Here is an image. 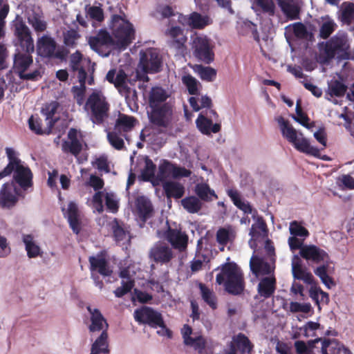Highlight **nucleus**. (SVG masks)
Here are the masks:
<instances>
[{"label": "nucleus", "mask_w": 354, "mask_h": 354, "mask_svg": "<svg viewBox=\"0 0 354 354\" xmlns=\"http://www.w3.org/2000/svg\"><path fill=\"white\" fill-rule=\"evenodd\" d=\"M157 235L160 239H164L171 243L174 249H177V230L171 229L169 226L166 231L161 232L157 231Z\"/></svg>", "instance_id": "obj_48"}, {"label": "nucleus", "mask_w": 354, "mask_h": 354, "mask_svg": "<svg viewBox=\"0 0 354 354\" xmlns=\"http://www.w3.org/2000/svg\"><path fill=\"white\" fill-rule=\"evenodd\" d=\"M15 35L23 51L34 52L35 46L31 32L24 22L16 23L15 25Z\"/></svg>", "instance_id": "obj_18"}, {"label": "nucleus", "mask_w": 354, "mask_h": 354, "mask_svg": "<svg viewBox=\"0 0 354 354\" xmlns=\"http://www.w3.org/2000/svg\"><path fill=\"white\" fill-rule=\"evenodd\" d=\"M277 288V279L274 274L263 277L258 286V294L264 299H268L273 296Z\"/></svg>", "instance_id": "obj_28"}, {"label": "nucleus", "mask_w": 354, "mask_h": 354, "mask_svg": "<svg viewBox=\"0 0 354 354\" xmlns=\"http://www.w3.org/2000/svg\"><path fill=\"white\" fill-rule=\"evenodd\" d=\"M139 65L144 71V80L147 81L149 78L145 73H155L160 72L161 60L156 50L149 48L140 53Z\"/></svg>", "instance_id": "obj_13"}, {"label": "nucleus", "mask_w": 354, "mask_h": 354, "mask_svg": "<svg viewBox=\"0 0 354 354\" xmlns=\"http://www.w3.org/2000/svg\"><path fill=\"white\" fill-rule=\"evenodd\" d=\"M319 48L324 46V59L322 60L324 63L328 62L336 55L339 59H349V44L347 37L344 33L337 32L326 42L319 43Z\"/></svg>", "instance_id": "obj_5"}, {"label": "nucleus", "mask_w": 354, "mask_h": 354, "mask_svg": "<svg viewBox=\"0 0 354 354\" xmlns=\"http://www.w3.org/2000/svg\"><path fill=\"white\" fill-rule=\"evenodd\" d=\"M56 123V120L47 122V127L42 128V120L39 117L31 115L28 119V125L30 129L37 135H49L52 133V129Z\"/></svg>", "instance_id": "obj_32"}, {"label": "nucleus", "mask_w": 354, "mask_h": 354, "mask_svg": "<svg viewBox=\"0 0 354 354\" xmlns=\"http://www.w3.org/2000/svg\"><path fill=\"white\" fill-rule=\"evenodd\" d=\"M347 91V86L339 80L331 81L328 84V90L325 93V98L329 101L331 100V97H343Z\"/></svg>", "instance_id": "obj_39"}, {"label": "nucleus", "mask_w": 354, "mask_h": 354, "mask_svg": "<svg viewBox=\"0 0 354 354\" xmlns=\"http://www.w3.org/2000/svg\"><path fill=\"white\" fill-rule=\"evenodd\" d=\"M136 121L133 116L120 113L115 121L114 130L120 133L130 131L135 127Z\"/></svg>", "instance_id": "obj_36"}, {"label": "nucleus", "mask_w": 354, "mask_h": 354, "mask_svg": "<svg viewBox=\"0 0 354 354\" xmlns=\"http://www.w3.org/2000/svg\"><path fill=\"white\" fill-rule=\"evenodd\" d=\"M250 268L252 274L259 277L274 274L275 267L257 256H252L250 261Z\"/></svg>", "instance_id": "obj_26"}, {"label": "nucleus", "mask_w": 354, "mask_h": 354, "mask_svg": "<svg viewBox=\"0 0 354 354\" xmlns=\"http://www.w3.org/2000/svg\"><path fill=\"white\" fill-rule=\"evenodd\" d=\"M181 205L189 214L198 213L203 207V203L196 196H191L183 198Z\"/></svg>", "instance_id": "obj_42"}, {"label": "nucleus", "mask_w": 354, "mask_h": 354, "mask_svg": "<svg viewBox=\"0 0 354 354\" xmlns=\"http://www.w3.org/2000/svg\"><path fill=\"white\" fill-rule=\"evenodd\" d=\"M254 347L250 339L245 334L239 333L227 343L222 354H252Z\"/></svg>", "instance_id": "obj_12"}, {"label": "nucleus", "mask_w": 354, "mask_h": 354, "mask_svg": "<svg viewBox=\"0 0 354 354\" xmlns=\"http://www.w3.org/2000/svg\"><path fill=\"white\" fill-rule=\"evenodd\" d=\"M290 232L295 236L306 237L309 235L308 230L296 221L290 223Z\"/></svg>", "instance_id": "obj_59"}, {"label": "nucleus", "mask_w": 354, "mask_h": 354, "mask_svg": "<svg viewBox=\"0 0 354 354\" xmlns=\"http://www.w3.org/2000/svg\"><path fill=\"white\" fill-rule=\"evenodd\" d=\"M256 4L264 13L273 16L275 13V5L273 0H255Z\"/></svg>", "instance_id": "obj_57"}, {"label": "nucleus", "mask_w": 354, "mask_h": 354, "mask_svg": "<svg viewBox=\"0 0 354 354\" xmlns=\"http://www.w3.org/2000/svg\"><path fill=\"white\" fill-rule=\"evenodd\" d=\"M62 212L64 216L67 218L69 226L73 233L78 234L81 231L82 222L77 204L73 201L69 202L67 209L62 208Z\"/></svg>", "instance_id": "obj_22"}, {"label": "nucleus", "mask_w": 354, "mask_h": 354, "mask_svg": "<svg viewBox=\"0 0 354 354\" xmlns=\"http://www.w3.org/2000/svg\"><path fill=\"white\" fill-rule=\"evenodd\" d=\"M67 136L68 140L62 142V149L64 153L77 157L83 149L82 134L80 131L71 128Z\"/></svg>", "instance_id": "obj_15"}, {"label": "nucleus", "mask_w": 354, "mask_h": 354, "mask_svg": "<svg viewBox=\"0 0 354 354\" xmlns=\"http://www.w3.org/2000/svg\"><path fill=\"white\" fill-rule=\"evenodd\" d=\"M134 318L140 324H147L152 328H160L158 333L162 336H171V332L166 327L162 315L150 307L144 306L134 311Z\"/></svg>", "instance_id": "obj_7"}, {"label": "nucleus", "mask_w": 354, "mask_h": 354, "mask_svg": "<svg viewBox=\"0 0 354 354\" xmlns=\"http://www.w3.org/2000/svg\"><path fill=\"white\" fill-rule=\"evenodd\" d=\"M299 254L304 259L317 263L327 260L329 258L328 254L324 250L314 245L303 246Z\"/></svg>", "instance_id": "obj_27"}, {"label": "nucleus", "mask_w": 354, "mask_h": 354, "mask_svg": "<svg viewBox=\"0 0 354 354\" xmlns=\"http://www.w3.org/2000/svg\"><path fill=\"white\" fill-rule=\"evenodd\" d=\"M82 54L80 50H76L70 56L69 66L73 72H76L80 68V63L82 60Z\"/></svg>", "instance_id": "obj_62"}, {"label": "nucleus", "mask_w": 354, "mask_h": 354, "mask_svg": "<svg viewBox=\"0 0 354 354\" xmlns=\"http://www.w3.org/2000/svg\"><path fill=\"white\" fill-rule=\"evenodd\" d=\"M294 35L299 39H306L312 41L314 39V35L308 32L306 27L301 22H297L292 26Z\"/></svg>", "instance_id": "obj_47"}, {"label": "nucleus", "mask_w": 354, "mask_h": 354, "mask_svg": "<svg viewBox=\"0 0 354 354\" xmlns=\"http://www.w3.org/2000/svg\"><path fill=\"white\" fill-rule=\"evenodd\" d=\"M178 22L186 24L192 29L203 30L212 24V19L207 15H202L197 12H193L187 16H182Z\"/></svg>", "instance_id": "obj_21"}, {"label": "nucleus", "mask_w": 354, "mask_h": 354, "mask_svg": "<svg viewBox=\"0 0 354 354\" xmlns=\"http://www.w3.org/2000/svg\"><path fill=\"white\" fill-rule=\"evenodd\" d=\"M166 196L177 199V182L171 180L161 181Z\"/></svg>", "instance_id": "obj_53"}, {"label": "nucleus", "mask_w": 354, "mask_h": 354, "mask_svg": "<svg viewBox=\"0 0 354 354\" xmlns=\"http://www.w3.org/2000/svg\"><path fill=\"white\" fill-rule=\"evenodd\" d=\"M105 205L109 211L116 213L119 209V203L116 196L113 192H107L105 194Z\"/></svg>", "instance_id": "obj_55"}, {"label": "nucleus", "mask_w": 354, "mask_h": 354, "mask_svg": "<svg viewBox=\"0 0 354 354\" xmlns=\"http://www.w3.org/2000/svg\"><path fill=\"white\" fill-rule=\"evenodd\" d=\"M20 196V190L14 182L4 183L0 190V205L10 209L16 205Z\"/></svg>", "instance_id": "obj_17"}, {"label": "nucleus", "mask_w": 354, "mask_h": 354, "mask_svg": "<svg viewBox=\"0 0 354 354\" xmlns=\"http://www.w3.org/2000/svg\"><path fill=\"white\" fill-rule=\"evenodd\" d=\"M80 37V35L76 30H68L64 33V44L69 48H75Z\"/></svg>", "instance_id": "obj_52"}, {"label": "nucleus", "mask_w": 354, "mask_h": 354, "mask_svg": "<svg viewBox=\"0 0 354 354\" xmlns=\"http://www.w3.org/2000/svg\"><path fill=\"white\" fill-rule=\"evenodd\" d=\"M337 28L336 24L333 20L328 19L324 21L319 29V37L322 39H328Z\"/></svg>", "instance_id": "obj_50"}, {"label": "nucleus", "mask_w": 354, "mask_h": 354, "mask_svg": "<svg viewBox=\"0 0 354 354\" xmlns=\"http://www.w3.org/2000/svg\"><path fill=\"white\" fill-rule=\"evenodd\" d=\"M216 282L223 285L224 290L230 295L239 296L245 289L244 274L234 262L223 263L221 271L216 274Z\"/></svg>", "instance_id": "obj_2"}, {"label": "nucleus", "mask_w": 354, "mask_h": 354, "mask_svg": "<svg viewBox=\"0 0 354 354\" xmlns=\"http://www.w3.org/2000/svg\"><path fill=\"white\" fill-rule=\"evenodd\" d=\"M87 15L93 20L97 22H102L104 21V12L103 10L98 6H89L86 8Z\"/></svg>", "instance_id": "obj_60"}, {"label": "nucleus", "mask_w": 354, "mask_h": 354, "mask_svg": "<svg viewBox=\"0 0 354 354\" xmlns=\"http://www.w3.org/2000/svg\"><path fill=\"white\" fill-rule=\"evenodd\" d=\"M192 49L194 56L206 64L214 60V53L211 40L206 35H196L192 39Z\"/></svg>", "instance_id": "obj_10"}, {"label": "nucleus", "mask_w": 354, "mask_h": 354, "mask_svg": "<svg viewBox=\"0 0 354 354\" xmlns=\"http://www.w3.org/2000/svg\"><path fill=\"white\" fill-rule=\"evenodd\" d=\"M84 108L94 124H102L108 117L109 104L102 91H94L88 97Z\"/></svg>", "instance_id": "obj_6"}, {"label": "nucleus", "mask_w": 354, "mask_h": 354, "mask_svg": "<svg viewBox=\"0 0 354 354\" xmlns=\"http://www.w3.org/2000/svg\"><path fill=\"white\" fill-rule=\"evenodd\" d=\"M283 15L290 20L299 19L300 8L294 0H277Z\"/></svg>", "instance_id": "obj_31"}, {"label": "nucleus", "mask_w": 354, "mask_h": 354, "mask_svg": "<svg viewBox=\"0 0 354 354\" xmlns=\"http://www.w3.org/2000/svg\"><path fill=\"white\" fill-rule=\"evenodd\" d=\"M295 111H296V113H297V116L296 117V116L293 115L292 116L293 119L295 121L298 122L301 125H303L304 127H308V122L309 121V118L307 115V114L303 111L301 106L300 100H298L297 102Z\"/></svg>", "instance_id": "obj_61"}, {"label": "nucleus", "mask_w": 354, "mask_h": 354, "mask_svg": "<svg viewBox=\"0 0 354 354\" xmlns=\"http://www.w3.org/2000/svg\"><path fill=\"white\" fill-rule=\"evenodd\" d=\"M32 52L17 50L14 55L13 69L19 75L26 72L33 63Z\"/></svg>", "instance_id": "obj_25"}, {"label": "nucleus", "mask_w": 354, "mask_h": 354, "mask_svg": "<svg viewBox=\"0 0 354 354\" xmlns=\"http://www.w3.org/2000/svg\"><path fill=\"white\" fill-rule=\"evenodd\" d=\"M227 194L237 208L247 214L252 213V207L248 202L245 203L241 200V194L238 190L229 189L227 190Z\"/></svg>", "instance_id": "obj_38"}, {"label": "nucleus", "mask_w": 354, "mask_h": 354, "mask_svg": "<svg viewBox=\"0 0 354 354\" xmlns=\"http://www.w3.org/2000/svg\"><path fill=\"white\" fill-rule=\"evenodd\" d=\"M28 23L36 32H42L47 28V23L38 14H34L28 18Z\"/></svg>", "instance_id": "obj_49"}, {"label": "nucleus", "mask_w": 354, "mask_h": 354, "mask_svg": "<svg viewBox=\"0 0 354 354\" xmlns=\"http://www.w3.org/2000/svg\"><path fill=\"white\" fill-rule=\"evenodd\" d=\"M201 297L204 301L212 309L217 308V299L212 290L203 283L199 284Z\"/></svg>", "instance_id": "obj_45"}, {"label": "nucleus", "mask_w": 354, "mask_h": 354, "mask_svg": "<svg viewBox=\"0 0 354 354\" xmlns=\"http://www.w3.org/2000/svg\"><path fill=\"white\" fill-rule=\"evenodd\" d=\"M277 121L280 127L282 136L292 144L296 142L298 138L297 132L290 124L289 121L285 120L282 116H279Z\"/></svg>", "instance_id": "obj_37"}, {"label": "nucleus", "mask_w": 354, "mask_h": 354, "mask_svg": "<svg viewBox=\"0 0 354 354\" xmlns=\"http://www.w3.org/2000/svg\"><path fill=\"white\" fill-rule=\"evenodd\" d=\"M145 165L141 171L140 177L143 181L151 182L153 185H158L155 174L156 171V165L153 162L152 160L148 156L144 158Z\"/></svg>", "instance_id": "obj_33"}, {"label": "nucleus", "mask_w": 354, "mask_h": 354, "mask_svg": "<svg viewBox=\"0 0 354 354\" xmlns=\"http://www.w3.org/2000/svg\"><path fill=\"white\" fill-rule=\"evenodd\" d=\"M109 226L113 233V237L116 242L119 243L130 239L129 227L123 221L115 218L109 223Z\"/></svg>", "instance_id": "obj_29"}, {"label": "nucleus", "mask_w": 354, "mask_h": 354, "mask_svg": "<svg viewBox=\"0 0 354 354\" xmlns=\"http://www.w3.org/2000/svg\"><path fill=\"white\" fill-rule=\"evenodd\" d=\"M196 125L199 131L206 136L217 133L221 129L220 123L213 124L212 119L207 118V111H202L199 113L196 120Z\"/></svg>", "instance_id": "obj_23"}, {"label": "nucleus", "mask_w": 354, "mask_h": 354, "mask_svg": "<svg viewBox=\"0 0 354 354\" xmlns=\"http://www.w3.org/2000/svg\"><path fill=\"white\" fill-rule=\"evenodd\" d=\"M194 71L198 73L202 80L206 82H212L216 77V71L210 66L196 65Z\"/></svg>", "instance_id": "obj_46"}, {"label": "nucleus", "mask_w": 354, "mask_h": 354, "mask_svg": "<svg viewBox=\"0 0 354 354\" xmlns=\"http://www.w3.org/2000/svg\"><path fill=\"white\" fill-rule=\"evenodd\" d=\"M135 209L139 219L145 223L152 217L154 209L150 199L144 196H138L134 201Z\"/></svg>", "instance_id": "obj_20"}, {"label": "nucleus", "mask_w": 354, "mask_h": 354, "mask_svg": "<svg viewBox=\"0 0 354 354\" xmlns=\"http://www.w3.org/2000/svg\"><path fill=\"white\" fill-rule=\"evenodd\" d=\"M232 229H227L225 227H221L216 232V241L222 245H226L230 240V236L232 234Z\"/></svg>", "instance_id": "obj_56"}, {"label": "nucleus", "mask_w": 354, "mask_h": 354, "mask_svg": "<svg viewBox=\"0 0 354 354\" xmlns=\"http://www.w3.org/2000/svg\"><path fill=\"white\" fill-rule=\"evenodd\" d=\"M194 192L197 198L201 201L209 202L213 200V198H217L218 196L215 192L212 189L209 185L206 183H200L196 184Z\"/></svg>", "instance_id": "obj_40"}, {"label": "nucleus", "mask_w": 354, "mask_h": 354, "mask_svg": "<svg viewBox=\"0 0 354 354\" xmlns=\"http://www.w3.org/2000/svg\"><path fill=\"white\" fill-rule=\"evenodd\" d=\"M184 345L192 348L196 354H210L206 351L207 339L200 331H194L188 324H185L180 330Z\"/></svg>", "instance_id": "obj_9"}, {"label": "nucleus", "mask_w": 354, "mask_h": 354, "mask_svg": "<svg viewBox=\"0 0 354 354\" xmlns=\"http://www.w3.org/2000/svg\"><path fill=\"white\" fill-rule=\"evenodd\" d=\"M177 179V166L172 164L169 160L162 159L160 161L156 179L158 185L161 181L171 180Z\"/></svg>", "instance_id": "obj_24"}, {"label": "nucleus", "mask_w": 354, "mask_h": 354, "mask_svg": "<svg viewBox=\"0 0 354 354\" xmlns=\"http://www.w3.org/2000/svg\"><path fill=\"white\" fill-rule=\"evenodd\" d=\"M295 148L299 151L317 156L319 151L317 148L312 147L308 139L305 138H297V141L293 142Z\"/></svg>", "instance_id": "obj_44"}, {"label": "nucleus", "mask_w": 354, "mask_h": 354, "mask_svg": "<svg viewBox=\"0 0 354 354\" xmlns=\"http://www.w3.org/2000/svg\"><path fill=\"white\" fill-rule=\"evenodd\" d=\"M151 111L149 115L150 122L155 127L161 129V131H166L171 124L173 109L169 103H164L161 106L151 107Z\"/></svg>", "instance_id": "obj_11"}, {"label": "nucleus", "mask_w": 354, "mask_h": 354, "mask_svg": "<svg viewBox=\"0 0 354 354\" xmlns=\"http://www.w3.org/2000/svg\"><path fill=\"white\" fill-rule=\"evenodd\" d=\"M78 72V80L80 84V87L77 88V86H74V89L79 90V95H82L86 89V80L87 77V73L84 67H80L77 71Z\"/></svg>", "instance_id": "obj_64"}, {"label": "nucleus", "mask_w": 354, "mask_h": 354, "mask_svg": "<svg viewBox=\"0 0 354 354\" xmlns=\"http://www.w3.org/2000/svg\"><path fill=\"white\" fill-rule=\"evenodd\" d=\"M57 49L55 40L48 35H44L37 41V54L44 58L58 59L64 61L69 53V50L62 47Z\"/></svg>", "instance_id": "obj_8"}, {"label": "nucleus", "mask_w": 354, "mask_h": 354, "mask_svg": "<svg viewBox=\"0 0 354 354\" xmlns=\"http://www.w3.org/2000/svg\"><path fill=\"white\" fill-rule=\"evenodd\" d=\"M86 308L91 314L89 332L95 333L102 330L100 335L92 344L90 354H108L109 353L107 333L109 324L98 309H93L91 306H88Z\"/></svg>", "instance_id": "obj_3"}, {"label": "nucleus", "mask_w": 354, "mask_h": 354, "mask_svg": "<svg viewBox=\"0 0 354 354\" xmlns=\"http://www.w3.org/2000/svg\"><path fill=\"white\" fill-rule=\"evenodd\" d=\"M312 309L311 305L309 303L300 304L297 301H292L290 303V310L292 313H308Z\"/></svg>", "instance_id": "obj_63"}, {"label": "nucleus", "mask_w": 354, "mask_h": 354, "mask_svg": "<svg viewBox=\"0 0 354 354\" xmlns=\"http://www.w3.org/2000/svg\"><path fill=\"white\" fill-rule=\"evenodd\" d=\"M23 242L29 258H36L41 256V248L35 243L34 238L31 234L24 235Z\"/></svg>", "instance_id": "obj_43"}, {"label": "nucleus", "mask_w": 354, "mask_h": 354, "mask_svg": "<svg viewBox=\"0 0 354 354\" xmlns=\"http://www.w3.org/2000/svg\"><path fill=\"white\" fill-rule=\"evenodd\" d=\"M118 131L113 129V131L109 132L107 138L111 145L117 150H122L124 147L123 139L118 134Z\"/></svg>", "instance_id": "obj_54"}, {"label": "nucleus", "mask_w": 354, "mask_h": 354, "mask_svg": "<svg viewBox=\"0 0 354 354\" xmlns=\"http://www.w3.org/2000/svg\"><path fill=\"white\" fill-rule=\"evenodd\" d=\"M59 107V103L56 101L46 104L41 109V113L46 116V120L50 122L51 120H57L54 119L53 116L56 113Z\"/></svg>", "instance_id": "obj_51"}, {"label": "nucleus", "mask_w": 354, "mask_h": 354, "mask_svg": "<svg viewBox=\"0 0 354 354\" xmlns=\"http://www.w3.org/2000/svg\"><path fill=\"white\" fill-rule=\"evenodd\" d=\"M169 95L166 91L161 87L152 88L149 94V106L156 107L161 106V103L166 101Z\"/></svg>", "instance_id": "obj_41"}, {"label": "nucleus", "mask_w": 354, "mask_h": 354, "mask_svg": "<svg viewBox=\"0 0 354 354\" xmlns=\"http://www.w3.org/2000/svg\"><path fill=\"white\" fill-rule=\"evenodd\" d=\"M67 136L68 140L62 142V149L64 153L77 157L83 149L82 134L80 131L71 128Z\"/></svg>", "instance_id": "obj_16"}, {"label": "nucleus", "mask_w": 354, "mask_h": 354, "mask_svg": "<svg viewBox=\"0 0 354 354\" xmlns=\"http://www.w3.org/2000/svg\"><path fill=\"white\" fill-rule=\"evenodd\" d=\"M174 257L172 249L165 241L154 243L149 252V258L156 263L166 264Z\"/></svg>", "instance_id": "obj_14"}, {"label": "nucleus", "mask_w": 354, "mask_h": 354, "mask_svg": "<svg viewBox=\"0 0 354 354\" xmlns=\"http://www.w3.org/2000/svg\"><path fill=\"white\" fill-rule=\"evenodd\" d=\"M88 44L95 51H98L104 46L115 45V39L106 30H100L95 36L90 37Z\"/></svg>", "instance_id": "obj_30"}, {"label": "nucleus", "mask_w": 354, "mask_h": 354, "mask_svg": "<svg viewBox=\"0 0 354 354\" xmlns=\"http://www.w3.org/2000/svg\"><path fill=\"white\" fill-rule=\"evenodd\" d=\"M88 262L91 273L99 274L104 277H110L113 273L111 267L102 253L89 257Z\"/></svg>", "instance_id": "obj_19"}, {"label": "nucleus", "mask_w": 354, "mask_h": 354, "mask_svg": "<svg viewBox=\"0 0 354 354\" xmlns=\"http://www.w3.org/2000/svg\"><path fill=\"white\" fill-rule=\"evenodd\" d=\"M297 258V261L292 263V272L295 279L302 280L304 283L312 285L314 283V277L310 272H307L301 266L300 259Z\"/></svg>", "instance_id": "obj_34"}, {"label": "nucleus", "mask_w": 354, "mask_h": 354, "mask_svg": "<svg viewBox=\"0 0 354 354\" xmlns=\"http://www.w3.org/2000/svg\"><path fill=\"white\" fill-rule=\"evenodd\" d=\"M6 153L8 163L6 167L0 171V180L13 173L12 182H14L15 184H18L20 187L24 190L32 187L33 184V175L30 169L23 164L21 159L18 157V153L14 149L6 147Z\"/></svg>", "instance_id": "obj_1"}, {"label": "nucleus", "mask_w": 354, "mask_h": 354, "mask_svg": "<svg viewBox=\"0 0 354 354\" xmlns=\"http://www.w3.org/2000/svg\"><path fill=\"white\" fill-rule=\"evenodd\" d=\"M127 75L125 72L120 69L116 74L115 69H111L106 75V80L111 84H113L119 91L127 88L126 81Z\"/></svg>", "instance_id": "obj_35"}, {"label": "nucleus", "mask_w": 354, "mask_h": 354, "mask_svg": "<svg viewBox=\"0 0 354 354\" xmlns=\"http://www.w3.org/2000/svg\"><path fill=\"white\" fill-rule=\"evenodd\" d=\"M110 28L119 48H126L135 39L133 24L118 15H113Z\"/></svg>", "instance_id": "obj_4"}, {"label": "nucleus", "mask_w": 354, "mask_h": 354, "mask_svg": "<svg viewBox=\"0 0 354 354\" xmlns=\"http://www.w3.org/2000/svg\"><path fill=\"white\" fill-rule=\"evenodd\" d=\"M183 82L186 86L190 95H196L198 93V82L192 75H187L183 77Z\"/></svg>", "instance_id": "obj_58"}]
</instances>
